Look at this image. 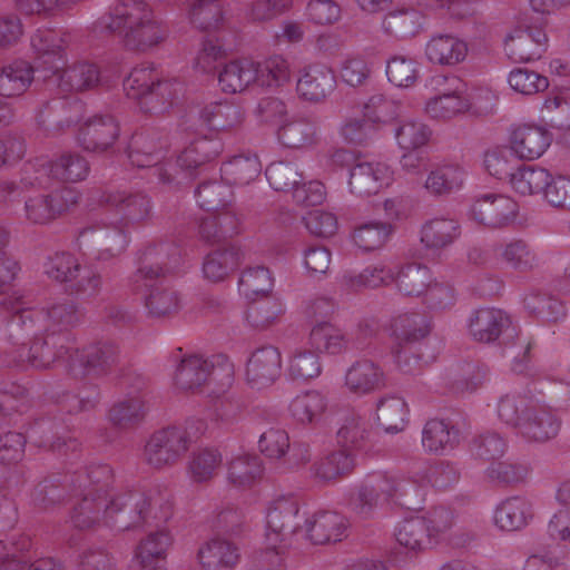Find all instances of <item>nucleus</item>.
Instances as JSON below:
<instances>
[{
  "instance_id": "69168bd1",
  "label": "nucleus",
  "mask_w": 570,
  "mask_h": 570,
  "mask_svg": "<svg viewBox=\"0 0 570 570\" xmlns=\"http://www.w3.org/2000/svg\"><path fill=\"white\" fill-rule=\"evenodd\" d=\"M523 306L530 315L548 322H558L566 316V307L559 298L539 291L529 292Z\"/></svg>"
},
{
  "instance_id": "4468645a",
  "label": "nucleus",
  "mask_w": 570,
  "mask_h": 570,
  "mask_svg": "<svg viewBox=\"0 0 570 570\" xmlns=\"http://www.w3.org/2000/svg\"><path fill=\"white\" fill-rule=\"evenodd\" d=\"M130 233L119 222L106 226L83 228L77 238V247L95 262L106 263L119 257L128 247Z\"/></svg>"
},
{
  "instance_id": "20e7f679",
  "label": "nucleus",
  "mask_w": 570,
  "mask_h": 570,
  "mask_svg": "<svg viewBox=\"0 0 570 570\" xmlns=\"http://www.w3.org/2000/svg\"><path fill=\"white\" fill-rule=\"evenodd\" d=\"M468 332L472 340L479 343H497L503 350L519 347V352L512 353V368L518 373L524 371L523 361L529 358L532 344L521 338L518 326L513 324L508 313L493 307L478 308L468 318Z\"/></svg>"
},
{
  "instance_id": "e433bc0d",
  "label": "nucleus",
  "mask_w": 570,
  "mask_h": 570,
  "mask_svg": "<svg viewBox=\"0 0 570 570\" xmlns=\"http://www.w3.org/2000/svg\"><path fill=\"white\" fill-rule=\"evenodd\" d=\"M197 556L204 570H233L239 561L238 548L222 538L205 542Z\"/></svg>"
},
{
  "instance_id": "c03bdc74",
  "label": "nucleus",
  "mask_w": 570,
  "mask_h": 570,
  "mask_svg": "<svg viewBox=\"0 0 570 570\" xmlns=\"http://www.w3.org/2000/svg\"><path fill=\"white\" fill-rule=\"evenodd\" d=\"M181 9L189 22L202 31H215L224 26L220 0H184Z\"/></svg>"
},
{
  "instance_id": "a18cd8bd",
  "label": "nucleus",
  "mask_w": 570,
  "mask_h": 570,
  "mask_svg": "<svg viewBox=\"0 0 570 570\" xmlns=\"http://www.w3.org/2000/svg\"><path fill=\"white\" fill-rule=\"evenodd\" d=\"M146 287H149V291L145 297V306L150 316L167 317L180 309V293L167 282L161 281L156 284L149 282Z\"/></svg>"
},
{
  "instance_id": "bb28decb",
  "label": "nucleus",
  "mask_w": 570,
  "mask_h": 570,
  "mask_svg": "<svg viewBox=\"0 0 570 570\" xmlns=\"http://www.w3.org/2000/svg\"><path fill=\"white\" fill-rule=\"evenodd\" d=\"M347 520L335 511H318L304 522L303 535L313 544L338 542L345 537Z\"/></svg>"
},
{
  "instance_id": "2eb2a0df",
  "label": "nucleus",
  "mask_w": 570,
  "mask_h": 570,
  "mask_svg": "<svg viewBox=\"0 0 570 570\" xmlns=\"http://www.w3.org/2000/svg\"><path fill=\"white\" fill-rule=\"evenodd\" d=\"M88 200L91 208L101 206L114 209L120 216L119 223L127 228L145 222L151 216V199L142 191L97 189L90 193Z\"/></svg>"
},
{
  "instance_id": "49530a36",
  "label": "nucleus",
  "mask_w": 570,
  "mask_h": 570,
  "mask_svg": "<svg viewBox=\"0 0 570 570\" xmlns=\"http://www.w3.org/2000/svg\"><path fill=\"white\" fill-rule=\"evenodd\" d=\"M326 410V396L315 390L296 395L288 405V412L292 419L302 425L317 424Z\"/></svg>"
},
{
  "instance_id": "09e8293b",
  "label": "nucleus",
  "mask_w": 570,
  "mask_h": 570,
  "mask_svg": "<svg viewBox=\"0 0 570 570\" xmlns=\"http://www.w3.org/2000/svg\"><path fill=\"white\" fill-rule=\"evenodd\" d=\"M170 543L171 538L167 531L150 533L137 548L138 570H166L165 553Z\"/></svg>"
},
{
  "instance_id": "dca6fc26",
  "label": "nucleus",
  "mask_w": 570,
  "mask_h": 570,
  "mask_svg": "<svg viewBox=\"0 0 570 570\" xmlns=\"http://www.w3.org/2000/svg\"><path fill=\"white\" fill-rule=\"evenodd\" d=\"M79 198V191L67 186L28 195L24 197L22 216L29 224L47 225L77 205Z\"/></svg>"
},
{
  "instance_id": "864d4df0",
  "label": "nucleus",
  "mask_w": 570,
  "mask_h": 570,
  "mask_svg": "<svg viewBox=\"0 0 570 570\" xmlns=\"http://www.w3.org/2000/svg\"><path fill=\"white\" fill-rule=\"evenodd\" d=\"M407 413V404L403 397L396 394H386L376 403V420L386 433H397L404 430Z\"/></svg>"
},
{
  "instance_id": "c9c22d12",
  "label": "nucleus",
  "mask_w": 570,
  "mask_h": 570,
  "mask_svg": "<svg viewBox=\"0 0 570 570\" xmlns=\"http://www.w3.org/2000/svg\"><path fill=\"white\" fill-rule=\"evenodd\" d=\"M199 126L219 131L237 127L244 119L240 106L228 101H214L200 107L197 111Z\"/></svg>"
},
{
  "instance_id": "052dcab7",
  "label": "nucleus",
  "mask_w": 570,
  "mask_h": 570,
  "mask_svg": "<svg viewBox=\"0 0 570 570\" xmlns=\"http://www.w3.org/2000/svg\"><path fill=\"white\" fill-rule=\"evenodd\" d=\"M262 170L257 156H235L224 163L220 173L222 179L228 185L244 186L255 180Z\"/></svg>"
},
{
  "instance_id": "58836bf2",
  "label": "nucleus",
  "mask_w": 570,
  "mask_h": 570,
  "mask_svg": "<svg viewBox=\"0 0 570 570\" xmlns=\"http://www.w3.org/2000/svg\"><path fill=\"white\" fill-rule=\"evenodd\" d=\"M277 135L281 144L286 148H308L318 140V126L311 117L296 116L284 122Z\"/></svg>"
},
{
  "instance_id": "39448f33",
  "label": "nucleus",
  "mask_w": 570,
  "mask_h": 570,
  "mask_svg": "<svg viewBox=\"0 0 570 570\" xmlns=\"http://www.w3.org/2000/svg\"><path fill=\"white\" fill-rule=\"evenodd\" d=\"M67 335L50 332L24 335L20 340H12V345L0 356V364L47 370L65 360L69 365L72 346L67 345Z\"/></svg>"
},
{
  "instance_id": "aec40b11",
  "label": "nucleus",
  "mask_w": 570,
  "mask_h": 570,
  "mask_svg": "<svg viewBox=\"0 0 570 570\" xmlns=\"http://www.w3.org/2000/svg\"><path fill=\"white\" fill-rule=\"evenodd\" d=\"M119 134L120 127L114 116L98 114L80 126L77 141L86 151L101 154L112 148Z\"/></svg>"
},
{
  "instance_id": "bf43d9fd",
  "label": "nucleus",
  "mask_w": 570,
  "mask_h": 570,
  "mask_svg": "<svg viewBox=\"0 0 570 570\" xmlns=\"http://www.w3.org/2000/svg\"><path fill=\"white\" fill-rule=\"evenodd\" d=\"M394 535L399 546L409 552L417 553L433 546L424 519L420 517L400 522Z\"/></svg>"
},
{
  "instance_id": "4d7b16f0",
  "label": "nucleus",
  "mask_w": 570,
  "mask_h": 570,
  "mask_svg": "<svg viewBox=\"0 0 570 570\" xmlns=\"http://www.w3.org/2000/svg\"><path fill=\"white\" fill-rule=\"evenodd\" d=\"M465 171L455 164H445L430 171L424 187L434 196H443L459 190L464 183Z\"/></svg>"
},
{
  "instance_id": "a19ab883",
  "label": "nucleus",
  "mask_w": 570,
  "mask_h": 570,
  "mask_svg": "<svg viewBox=\"0 0 570 570\" xmlns=\"http://www.w3.org/2000/svg\"><path fill=\"white\" fill-rule=\"evenodd\" d=\"M149 410L146 394L127 396L116 402L108 411V421L119 430H130L138 426Z\"/></svg>"
},
{
  "instance_id": "c756f323",
  "label": "nucleus",
  "mask_w": 570,
  "mask_h": 570,
  "mask_svg": "<svg viewBox=\"0 0 570 570\" xmlns=\"http://www.w3.org/2000/svg\"><path fill=\"white\" fill-rule=\"evenodd\" d=\"M336 78L334 72L322 65L306 67L296 86L298 96L311 102L325 100L335 89Z\"/></svg>"
},
{
  "instance_id": "6ab92c4d",
  "label": "nucleus",
  "mask_w": 570,
  "mask_h": 570,
  "mask_svg": "<svg viewBox=\"0 0 570 570\" xmlns=\"http://www.w3.org/2000/svg\"><path fill=\"white\" fill-rule=\"evenodd\" d=\"M299 512L298 502L294 498L281 497L274 500L266 514V532L271 542L285 541L292 543V538L303 532L296 521Z\"/></svg>"
},
{
  "instance_id": "f3484780",
  "label": "nucleus",
  "mask_w": 570,
  "mask_h": 570,
  "mask_svg": "<svg viewBox=\"0 0 570 570\" xmlns=\"http://www.w3.org/2000/svg\"><path fill=\"white\" fill-rule=\"evenodd\" d=\"M118 356V345L110 340L94 342L81 350L72 347L69 372L73 376H102L111 371Z\"/></svg>"
},
{
  "instance_id": "338daca9",
  "label": "nucleus",
  "mask_w": 570,
  "mask_h": 570,
  "mask_svg": "<svg viewBox=\"0 0 570 570\" xmlns=\"http://www.w3.org/2000/svg\"><path fill=\"white\" fill-rule=\"evenodd\" d=\"M354 468V456L346 450H337L320 459L313 465V474L321 481H335Z\"/></svg>"
},
{
  "instance_id": "37998d69",
  "label": "nucleus",
  "mask_w": 570,
  "mask_h": 570,
  "mask_svg": "<svg viewBox=\"0 0 570 570\" xmlns=\"http://www.w3.org/2000/svg\"><path fill=\"white\" fill-rule=\"evenodd\" d=\"M240 232V220L233 210L209 214L200 220L199 235L209 244H218L233 238Z\"/></svg>"
},
{
  "instance_id": "9d476101",
  "label": "nucleus",
  "mask_w": 570,
  "mask_h": 570,
  "mask_svg": "<svg viewBox=\"0 0 570 570\" xmlns=\"http://www.w3.org/2000/svg\"><path fill=\"white\" fill-rule=\"evenodd\" d=\"M181 262V250L175 242H148L138 252V267L128 276L127 286L132 293H139L149 282L177 271Z\"/></svg>"
},
{
  "instance_id": "3c124183",
  "label": "nucleus",
  "mask_w": 570,
  "mask_h": 570,
  "mask_svg": "<svg viewBox=\"0 0 570 570\" xmlns=\"http://www.w3.org/2000/svg\"><path fill=\"white\" fill-rule=\"evenodd\" d=\"M394 272L383 265L374 264L366 266L361 272L346 271L341 277L342 285L350 291H360L363 288H376L393 283Z\"/></svg>"
},
{
  "instance_id": "f8f14e48",
  "label": "nucleus",
  "mask_w": 570,
  "mask_h": 570,
  "mask_svg": "<svg viewBox=\"0 0 570 570\" xmlns=\"http://www.w3.org/2000/svg\"><path fill=\"white\" fill-rule=\"evenodd\" d=\"M394 337L392 348L397 367L406 374L420 371V356L412 353L414 345L421 343L431 332L429 317L421 313H404L391 322Z\"/></svg>"
},
{
  "instance_id": "9b49d317",
  "label": "nucleus",
  "mask_w": 570,
  "mask_h": 570,
  "mask_svg": "<svg viewBox=\"0 0 570 570\" xmlns=\"http://www.w3.org/2000/svg\"><path fill=\"white\" fill-rule=\"evenodd\" d=\"M234 366L225 354L205 357L199 354L184 356L175 371L174 383L183 391H197L210 381L229 385Z\"/></svg>"
},
{
  "instance_id": "5fc2aeb1",
  "label": "nucleus",
  "mask_w": 570,
  "mask_h": 570,
  "mask_svg": "<svg viewBox=\"0 0 570 570\" xmlns=\"http://www.w3.org/2000/svg\"><path fill=\"white\" fill-rule=\"evenodd\" d=\"M458 220L449 217H435L421 228V242L428 248L440 249L452 244L460 236Z\"/></svg>"
},
{
  "instance_id": "cd10ccee",
  "label": "nucleus",
  "mask_w": 570,
  "mask_h": 570,
  "mask_svg": "<svg viewBox=\"0 0 570 570\" xmlns=\"http://www.w3.org/2000/svg\"><path fill=\"white\" fill-rule=\"evenodd\" d=\"M50 85H55L66 95L72 91H82L96 87L100 81V72L95 63L81 61L72 66L61 67L50 76H45Z\"/></svg>"
},
{
  "instance_id": "6e6d98bb",
  "label": "nucleus",
  "mask_w": 570,
  "mask_h": 570,
  "mask_svg": "<svg viewBox=\"0 0 570 570\" xmlns=\"http://www.w3.org/2000/svg\"><path fill=\"white\" fill-rule=\"evenodd\" d=\"M256 76L253 60L238 59L224 66L218 75V82L223 91L236 94L254 83Z\"/></svg>"
},
{
  "instance_id": "473e14b6",
  "label": "nucleus",
  "mask_w": 570,
  "mask_h": 570,
  "mask_svg": "<svg viewBox=\"0 0 570 570\" xmlns=\"http://www.w3.org/2000/svg\"><path fill=\"white\" fill-rule=\"evenodd\" d=\"M70 469L43 478L31 492L32 503L38 508L49 509L72 497L76 490L70 487Z\"/></svg>"
},
{
  "instance_id": "0e129e2a",
  "label": "nucleus",
  "mask_w": 570,
  "mask_h": 570,
  "mask_svg": "<svg viewBox=\"0 0 570 570\" xmlns=\"http://www.w3.org/2000/svg\"><path fill=\"white\" fill-rule=\"evenodd\" d=\"M240 253L235 246L209 253L203 263L204 276L212 282H220L237 268Z\"/></svg>"
},
{
  "instance_id": "7c9ffc66",
  "label": "nucleus",
  "mask_w": 570,
  "mask_h": 570,
  "mask_svg": "<svg viewBox=\"0 0 570 570\" xmlns=\"http://www.w3.org/2000/svg\"><path fill=\"white\" fill-rule=\"evenodd\" d=\"M561 429V419L548 407H530L520 423L519 433L533 442L554 439Z\"/></svg>"
},
{
  "instance_id": "774afa93",
  "label": "nucleus",
  "mask_w": 570,
  "mask_h": 570,
  "mask_svg": "<svg viewBox=\"0 0 570 570\" xmlns=\"http://www.w3.org/2000/svg\"><path fill=\"white\" fill-rule=\"evenodd\" d=\"M423 23L422 14L415 9H400L387 13L383 20L386 33L405 39L415 36Z\"/></svg>"
},
{
  "instance_id": "ddd939ff",
  "label": "nucleus",
  "mask_w": 570,
  "mask_h": 570,
  "mask_svg": "<svg viewBox=\"0 0 570 570\" xmlns=\"http://www.w3.org/2000/svg\"><path fill=\"white\" fill-rule=\"evenodd\" d=\"M191 442L189 432L181 426L157 430L146 441L141 460L157 471L171 468L185 456Z\"/></svg>"
},
{
  "instance_id": "e2e57ef3",
  "label": "nucleus",
  "mask_w": 570,
  "mask_h": 570,
  "mask_svg": "<svg viewBox=\"0 0 570 570\" xmlns=\"http://www.w3.org/2000/svg\"><path fill=\"white\" fill-rule=\"evenodd\" d=\"M222 454L216 449H199L190 455L187 463V474L194 483L210 481L219 471Z\"/></svg>"
},
{
  "instance_id": "c85d7f7f",
  "label": "nucleus",
  "mask_w": 570,
  "mask_h": 570,
  "mask_svg": "<svg viewBox=\"0 0 570 570\" xmlns=\"http://www.w3.org/2000/svg\"><path fill=\"white\" fill-rule=\"evenodd\" d=\"M345 386L353 394L367 395L386 386V375L372 360L361 358L347 368Z\"/></svg>"
},
{
  "instance_id": "72a5a7b5",
  "label": "nucleus",
  "mask_w": 570,
  "mask_h": 570,
  "mask_svg": "<svg viewBox=\"0 0 570 570\" xmlns=\"http://www.w3.org/2000/svg\"><path fill=\"white\" fill-rule=\"evenodd\" d=\"M533 518L532 503L524 497L513 495L502 500L494 510V524L504 531H518Z\"/></svg>"
},
{
  "instance_id": "7ed1b4c3",
  "label": "nucleus",
  "mask_w": 570,
  "mask_h": 570,
  "mask_svg": "<svg viewBox=\"0 0 570 570\" xmlns=\"http://www.w3.org/2000/svg\"><path fill=\"white\" fill-rule=\"evenodd\" d=\"M173 514L169 500L153 498L140 490H120L108 495L107 527L128 531L144 525L159 527Z\"/></svg>"
},
{
  "instance_id": "b1692460",
  "label": "nucleus",
  "mask_w": 570,
  "mask_h": 570,
  "mask_svg": "<svg viewBox=\"0 0 570 570\" xmlns=\"http://www.w3.org/2000/svg\"><path fill=\"white\" fill-rule=\"evenodd\" d=\"M504 50L514 62L537 60L547 50V36L538 27H518L507 37Z\"/></svg>"
},
{
  "instance_id": "4c0bfd02",
  "label": "nucleus",
  "mask_w": 570,
  "mask_h": 570,
  "mask_svg": "<svg viewBox=\"0 0 570 570\" xmlns=\"http://www.w3.org/2000/svg\"><path fill=\"white\" fill-rule=\"evenodd\" d=\"M81 497L71 512L72 524L81 530L91 529L99 524L107 525L108 495H96L88 492H77L72 497Z\"/></svg>"
},
{
  "instance_id": "5701e85b",
  "label": "nucleus",
  "mask_w": 570,
  "mask_h": 570,
  "mask_svg": "<svg viewBox=\"0 0 570 570\" xmlns=\"http://www.w3.org/2000/svg\"><path fill=\"white\" fill-rule=\"evenodd\" d=\"M393 180V171L389 165L381 161L357 160L350 170V191L356 196L377 194Z\"/></svg>"
},
{
  "instance_id": "ea45409f",
  "label": "nucleus",
  "mask_w": 570,
  "mask_h": 570,
  "mask_svg": "<svg viewBox=\"0 0 570 570\" xmlns=\"http://www.w3.org/2000/svg\"><path fill=\"white\" fill-rule=\"evenodd\" d=\"M459 443V429L444 420H429L422 430V446L428 453L445 454Z\"/></svg>"
},
{
  "instance_id": "79ce46f5",
  "label": "nucleus",
  "mask_w": 570,
  "mask_h": 570,
  "mask_svg": "<svg viewBox=\"0 0 570 570\" xmlns=\"http://www.w3.org/2000/svg\"><path fill=\"white\" fill-rule=\"evenodd\" d=\"M468 50V45L462 39L452 35H439L426 43L425 56L432 63L455 66L466 58Z\"/></svg>"
},
{
  "instance_id": "4be33fe9",
  "label": "nucleus",
  "mask_w": 570,
  "mask_h": 570,
  "mask_svg": "<svg viewBox=\"0 0 570 570\" xmlns=\"http://www.w3.org/2000/svg\"><path fill=\"white\" fill-rule=\"evenodd\" d=\"M518 204L504 195L487 194L475 199L470 216L480 225L489 228H501L514 222Z\"/></svg>"
},
{
  "instance_id": "de8ad7c7",
  "label": "nucleus",
  "mask_w": 570,
  "mask_h": 570,
  "mask_svg": "<svg viewBox=\"0 0 570 570\" xmlns=\"http://www.w3.org/2000/svg\"><path fill=\"white\" fill-rule=\"evenodd\" d=\"M495 250L499 253L501 259L517 272H531L541 265V257L533 246L521 238H514L501 244Z\"/></svg>"
},
{
  "instance_id": "412c9836",
  "label": "nucleus",
  "mask_w": 570,
  "mask_h": 570,
  "mask_svg": "<svg viewBox=\"0 0 570 570\" xmlns=\"http://www.w3.org/2000/svg\"><path fill=\"white\" fill-rule=\"evenodd\" d=\"M223 142L215 136H204L191 141L177 157L176 175L184 180L193 179L198 170L219 156Z\"/></svg>"
},
{
  "instance_id": "6e6552de",
  "label": "nucleus",
  "mask_w": 570,
  "mask_h": 570,
  "mask_svg": "<svg viewBox=\"0 0 570 570\" xmlns=\"http://www.w3.org/2000/svg\"><path fill=\"white\" fill-rule=\"evenodd\" d=\"M43 273L52 281L81 298H95L102 289V275L91 266H83L70 252L59 250L47 256Z\"/></svg>"
},
{
  "instance_id": "2f4dec72",
  "label": "nucleus",
  "mask_w": 570,
  "mask_h": 570,
  "mask_svg": "<svg viewBox=\"0 0 570 570\" xmlns=\"http://www.w3.org/2000/svg\"><path fill=\"white\" fill-rule=\"evenodd\" d=\"M70 487L77 492H88L96 495H111L114 471L108 464H90L70 470Z\"/></svg>"
},
{
  "instance_id": "1a4fd4ad",
  "label": "nucleus",
  "mask_w": 570,
  "mask_h": 570,
  "mask_svg": "<svg viewBox=\"0 0 570 570\" xmlns=\"http://www.w3.org/2000/svg\"><path fill=\"white\" fill-rule=\"evenodd\" d=\"M167 148L166 137L158 131L149 130L135 134L128 146V158L138 168H149V178H156L158 184L174 187L180 186V178L176 173V165L163 161Z\"/></svg>"
},
{
  "instance_id": "a878e982",
  "label": "nucleus",
  "mask_w": 570,
  "mask_h": 570,
  "mask_svg": "<svg viewBox=\"0 0 570 570\" xmlns=\"http://www.w3.org/2000/svg\"><path fill=\"white\" fill-rule=\"evenodd\" d=\"M37 68L56 72L65 66L63 39L53 29H37L30 39Z\"/></svg>"
},
{
  "instance_id": "13d9d810",
  "label": "nucleus",
  "mask_w": 570,
  "mask_h": 570,
  "mask_svg": "<svg viewBox=\"0 0 570 570\" xmlns=\"http://www.w3.org/2000/svg\"><path fill=\"white\" fill-rule=\"evenodd\" d=\"M263 463L257 455L244 454L228 463L227 481L235 488H250L263 475Z\"/></svg>"
},
{
  "instance_id": "423d86ee",
  "label": "nucleus",
  "mask_w": 570,
  "mask_h": 570,
  "mask_svg": "<svg viewBox=\"0 0 570 570\" xmlns=\"http://www.w3.org/2000/svg\"><path fill=\"white\" fill-rule=\"evenodd\" d=\"M421 490L415 481L387 474H375L358 488L351 504L361 518H370L381 501H392L406 509H415Z\"/></svg>"
},
{
  "instance_id": "8fccbe9b",
  "label": "nucleus",
  "mask_w": 570,
  "mask_h": 570,
  "mask_svg": "<svg viewBox=\"0 0 570 570\" xmlns=\"http://www.w3.org/2000/svg\"><path fill=\"white\" fill-rule=\"evenodd\" d=\"M307 344L317 354L338 355L347 350L348 338L335 325L320 322L312 327Z\"/></svg>"
},
{
  "instance_id": "0eeeda50",
  "label": "nucleus",
  "mask_w": 570,
  "mask_h": 570,
  "mask_svg": "<svg viewBox=\"0 0 570 570\" xmlns=\"http://www.w3.org/2000/svg\"><path fill=\"white\" fill-rule=\"evenodd\" d=\"M124 90L128 98L139 101L144 111L159 114L174 105L183 94V86L177 80H163L151 65L144 63L124 80Z\"/></svg>"
},
{
  "instance_id": "f704fd0d",
  "label": "nucleus",
  "mask_w": 570,
  "mask_h": 570,
  "mask_svg": "<svg viewBox=\"0 0 570 570\" xmlns=\"http://www.w3.org/2000/svg\"><path fill=\"white\" fill-rule=\"evenodd\" d=\"M550 144V132L539 126H519L511 135V148L519 159H537L547 150Z\"/></svg>"
},
{
  "instance_id": "f257e3e1",
  "label": "nucleus",
  "mask_w": 570,
  "mask_h": 570,
  "mask_svg": "<svg viewBox=\"0 0 570 570\" xmlns=\"http://www.w3.org/2000/svg\"><path fill=\"white\" fill-rule=\"evenodd\" d=\"M99 35L118 33L130 50L146 51L163 42L168 29L144 0H119L95 21Z\"/></svg>"
},
{
  "instance_id": "603ef678",
  "label": "nucleus",
  "mask_w": 570,
  "mask_h": 570,
  "mask_svg": "<svg viewBox=\"0 0 570 570\" xmlns=\"http://www.w3.org/2000/svg\"><path fill=\"white\" fill-rule=\"evenodd\" d=\"M35 68L27 61H14L0 69V96L13 98L23 95L33 80Z\"/></svg>"
},
{
  "instance_id": "393cba45",
  "label": "nucleus",
  "mask_w": 570,
  "mask_h": 570,
  "mask_svg": "<svg viewBox=\"0 0 570 570\" xmlns=\"http://www.w3.org/2000/svg\"><path fill=\"white\" fill-rule=\"evenodd\" d=\"M282 356L279 351L266 345L255 350L246 363V380L254 389L273 384L281 375Z\"/></svg>"
},
{
  "instance_id": "680f3d73",
  "label": "nucleus",
  "mask_w": 570,
  "mask_h": 570,
  "mask_svg": "<svg viewBox=\"0 0 570 570\" xmlns=\"http://www.w3.org/2000/svg\"><path fill=\"white\" fill-rule=\"evenodd\" d=\"M551 177V174L542 167L519 164L510 185L517 193L523 196L540 193L544 196Z\"/></svg>"
},
{
  "instance_id": "f03ea898",
  "label": "nucleus",
  "mask_w": 570,
  "mask_h": 570,
  "mask_svg": "<svg viewBox=\"0 0 570 570\" xmlns=\"http://www.w3.org/2000/svg\"><path fill=\"white\" fill-rule=\"evenodd\" d=\"M8 311L10 315L7 328L10 340L45 332L65 335L83 318L78 303L70 298L52 301L40 308L26 306L24 302L17 299L10 303Z\"/></svg>"
},
{
  "instance_id": "a211bd4d",
  "label": "nucleus",
  "mask_w": 570,
  "mask_h": 570,
  "mask_svg": "<svg viewBox=\"0 0 570 570\" xmlns=\"http://www.w3.org/2000/svg\"><path fill=\"white\" fill-rule=\"evenodd\" d=\"M448 82V87L425 102V114L435 120H450L466 112L471 101L466 95L465 83L458 77H443L436 80Z\"/></svg>"
}]
</instances>
